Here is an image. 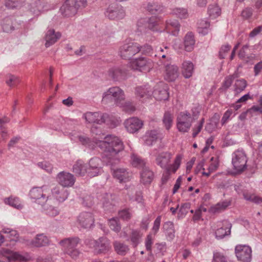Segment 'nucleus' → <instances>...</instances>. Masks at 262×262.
I'll list each match as a JSON object with an SVG mask.
<instances>
[{"label": "nucleus", "instance_id": "nucleus-1", "mask_svg": "<svg viewBox=\"0 0 262 262\" xmlns=\"http://www.w3.org/2000/svg\"><path fill=\"white\" fill-rule=\"evenodd\" d=\"M96 130L97 127L94 125L91 128V132L99 135L98 137L91 139L85 136L81 135L78 137L79 141L82 145L92 149L98 146L103 151L104 156L108 159L107 164L112 165L114 163L113 161H118V159L113 157L123 150V142L117 137L110 135L104 136L103 134H99Z\"/></svg>", "mask_w": 262, "mask_h": 262}, {"label": "nucleus", "instance_id": "nucleus-2", "mask_svg": "<svg viewBox=\"0 0 262 262\" xmlns=\"http://www.w3.org/2000/svg\"><path fill=\"white\" fill-rule=\"evenodd\" d=\"M84 118L86 121L90 123H105L111 127H114L117 125V121L115 118L106 113L87 112L84 114Z\"/></svg>", "mask_w": 262, "mask_h": 262}, {"label": "nucleus", "instance_id": "nucleus-3", "mask_svg": "<svg viewBox=\"0 0 262 262\" xmlns=\"http://www.w3.org/2000/svg\"><path fill=\"white\" fill-rule=\"evenodd\" d=\"M80 242L78 237L65 238L59 242L64 252L70 255L72 258H77L80 254V252L76 248Z\"/></svg>", "mask_w": 262, "mask_h": 262}, {"label": "nucleus", "instance_id": "nucleus-4", "mask_svg": "<svg viewBox=\"0 0 262 262\" xmlns=\"http://www.w3.org/2000/svg\"><path fill=\"white\" fill-rule=\"evenodd\" d=\"M124 99L123 91L119 87L114 86L110 88L103 93L102 101L105 103L114 101L117 105H120Z\"/></svg>", "mask_w": 262, "mask_h": 262}, {"label": "nucleus", "instance_id": "nucleus-5", "mask_svg": "<svg viewBox=\"0 0 262 262\" xmlns=\"http://www.w3.org/2000/svg\"><path fill=\"white\" fill-rule=\"evenodd\" d=\"M141 50V46L137 42L125 43L119 48V53L124 59H130Z\"/></svg>", "mask_w": 262, "mask_h": 262}, {"label": "nucleus", "instance_id": "nucleus-6", "mask_svg": "<svg viewBox=\"0 0 262 262\" xmlns=\"http://www.w3.org/2000/svg\"><path fill=\"white\" fill-rule=\"evenodd\" d=\"M193 122L191 115L187 111L181 112L177 118V127L180 132L187 133Z\"/></svg>", "mask_w": 262, "mask_h": 262}, {"label": "nucleus", "instance_id": "nucleus-7", "mask_svg": "<svg viewBox=\"0 0 262 262\" xmlns=\"http://www.w3.org/2000/svg\"><path fill=\"white\" fill-rule=\"evenodd\" d=\"M247 162V157L242 150H236L232 154V164L237 172H241L246 169Z\"/></svg>", "mask_w": 262, "mask_h": 262}, {"label": "nucleus", "instance_id": "nucleus-8", "mask_svg": "<svg viewBox=\"0 0 262 262\" xmlns=\"http://www.w3.org/2000/svg\"><path fill=\"white\" fill-rule=\"evenodd\" d=\"M130 67L134 70H139L143 72H148L154 67V63L150 59L141 57L132 61Z\"/></svg>", "mask_w": 262, "mask_h": 262}, {"label": "nucleus", "instance_id": "nucleus-9", "mask_svg": "<svg viewBox=\"0 0 262 262\" xmlns=\"http://www.w3.org/2000/svg\"><path fill=\"white\" fill-rule=\"evenodd\" d=\"M235 253L237 259L242 262H250L252 259V249L247 245H239L235 247Z\"/></svg>", "mask_w": 262, "mask_h": 262}, {"label": "nucleus", "instance_id": "nucleus-10", "mask_svg": "<svg viewBox=\"0 0 262 262\" xmlns=\"http://www.w3.org/2000/svg\"><path fill=\"white\" fill-rule=\"evenodd\" d=\"M105 15L110 19H122L125 15L122 7L116 4H112L108 7Z\"/></svg>", "mask_w": 262, "mask_h": 262}, {"label": "nucleus", "instance_id": "nucleus-11", "mask_svg": "<svg viewBox=\"0 0 262 262\" xmlns=\"http://www.w3.org/2000/svg\"><path fill=\"white\" fill-rule=\"evenodd\" d=\"M168 86L163 82L158 83L152 89V96L157 100H166L168 98Z\"/></svg>", "mask_w": 262, "mask_h": 262}, {"label": "nucleus", "instance_id": "nucleus-12", "mask_svg": "<svg viewBox=\"0 0 262 262\" xmlns=\"http://www.w3.org/2000/svg\"><path fill=\"white\" fill-rule=\"evenodd\" d=\"M102 161L100 158H91L87 164L88 175L90 177L97 176L102 172Z\"/></svg>", "mask_w": 262, "mask_h": 262}, {"label": "nucleus", "instance_id": "nucleus-13", "mask_svg": "<svg viewBox=\"0 0 262 262\" xmlns=\"http://www.w3.org/2000/svg\"><path fill=\"white\" fill-rule=\"evenodd\" d=\"M45 187V186L33 187L29 192L30 198L38 204H43L46 200L48 199V197H47L43 192Z\"/></svg>", "mask_w": 262, "mask_h": 262}, {"label": "nucleus", "instance_id": "nucleus-14", "mask_svg": "<svg viewBox=\"0 0 262 262\" xmlns=\"http://www.w3.org/2000/svg\"><path fill=\"white\" fill-rule=\"evenodd\" d=\"M79 225L83 228H90L94 223V217L91 212H82L77 218Z\"/></svg>", "mask_w": 262, "mask_h": 262}, {"label": "nucleus", "instance_id": "nucleus-15", "mask_svg": "<svg viewBox=\"0 0 262 262\" xmlns=\"http://www.w3.org/2000/svg\"><path fill=\"white\" fill-rule=\"evenodd\" d=\"M124 124L126 129L130 133H135L138 132L143 125L142 121L136 117H132L126 119Z\"/></svg>", "mask_w": 262, "mask_h": 262}, {"label": "nucleus", "instance_id": "nucleus-16", "mask_svg": "<svg viewBox=\"0 0 262 262\" xmlns=\"http://www.w3.org/2000/svg\"><path fill=\"white\" fill-rule=\"evenodd\" d=\"M111 169L114 178L118 180L120 183L128 182L132 178V173L125 168H111Z\"/></svg>", "mask_w": 262, "mask_h": 262}, {"label": "nucleus", "instance_id": "nucleus-17", "mask_svg": "<svg viewBox=\"0 0 262 262\" xmlns=\"http://www.w3.org/2000/svg\"><path fill=\"white\" fill-rule=\"evenodd\" d=\"M172 154L169 152H162L156 158V164L163 169H170V162Z\"/></svg>", "mask_w": 262, "mask_h": 262}, {"label": "nucleus", "instance_id": "nucleus-18", "mask_svg": "<svg viewBox=\"0 0 262 262\" xmlns=\"http://www.w3.org/2000/svg\"><path fill=\"white\" fill-rule=\"evenodd\" d=\"M57 179L58 183L64 187L72 186L75 181L73 174L64 171L59 173Z\"/></svg>", "mask_w": 262, "mask_h": 262}, {"label": "nucleus", "instance_id": "nucleus-19", "mask_svg": "<svg viewBox=\"0 0 262 262\" xmlns=\"http://www.w3.org/2000/svg\"><path fill=\"white\" fill-rule=\"evenodd\" d=\"M74 3V0L66 1L60 9L63 15L69 17L73 16L76 13L78 9Z\"/></svg>", "mask_w": 262, "mask_h": 262}, {"label": "nucleus", "instance_id": "nucleus-20", "mask_svg": "<svg viewBox=\"0 0 262 262\" xmlns=\"http://www.w3.org/2000/svg\"><path fill=\"white\" fill-rule=\"evenodd\" d=\"M111 249L109 240L106 237H101L97 240L94 251L97 254L105 253Z\"/></svg>", "mask_w": 262, "mask_h": 262}, {"label": "nucleus", "instance_id": "nucleus-21", "mask_svg": "<svg viewBox=\"0 0 262 262\" xmlns=\"http://www.w3.org/2000/svg\"><path fill=\"white\" fill-rule=\"evenodd\" d=\"M215 231V236L217 239L223 238L225 236L230 234L231 224L227 220L222 222V225Z\"/></svg>", "mask_w": 262, "mask_h": 262}, {"label": "nucleus", "instance_id": "nucleus-22", "mask_svg": "<svg viewBox=\"0 0 262 262\" xmlns=\"http://www.w3.org/2000/svg\"><path fill=\"white\" fill-rule=\"evenodd\" d=\"M3 254L9 262H26V257L16 252L4 249L3 251Z\"/></svg>", "mask_w": 262, "mask_h": 262}, {"label": "nucleus", "instance_id": "nucleus-23", "mask_svg": "<svg viewBox=\"0 0 262 262\" xmlns=\"http://www.w3.org/2000/svg\"><path fill=\"white\" fill-rule=\"evenodd\" d=\"M61 36L59 32H55L54 29H49L46 33L45 39L47 48L54 45Z\"/></svg>", "mask_w": 262, "mask_h": 262}, {"label": "nucleus", "instance_id": "nucleus-24", "mask_svg": "<svg viewBox=\"0 0 262 262\" xmlns=\"http://www.w3.org/2000/svg\"><path fill=\"white\" fill-rule=\"evenodd\" d=\"M165 79L168 81H174L179 76L178 68L176 66L165 64Z\"/></svg>", "mask_w": 262, "mask_h": 262}, {"label": "nucleus", "instance_id": "nucleus-25", "mask_svg": "<svg viewBox=\"0 0 262 262\" xmlns=\"http://www.w3.org/2000/svg\"><path fill=\"white\" fill-rule=\"evenodd\" d=\"M54 201L51 199H48L41 205L46 214L51 216H55L59 214L57 208L53 205Z\"/></svg>", "mask_w": 262, "mask_h": 262}, {"label": "nucleus", "instance_id": "nucleus-26", "mask_svg": "<svg viewBox=\"0 0 262 262\" xmlns=\"http://www.w3.org/2000/svg\"><path fill=\"white\" fill-rule=\"evenodd\" d=\"M103 207L105 210L111 211L117 203V197L112 194L106 193L103 198Z\"/></svg>", "mask_w": 262, "mask_h": 262}, {"label": "nucleus", "instance_id": "nucleus-27", "mask_svg": "<svg viewBox=\"0 0 262 262\" xmlns=\"http://www.w3.org/2000/svg\"><path fill=\"white\" fill-rule=\"evenodd\" d=\"M127 75V70L124 68L115 67L109 70V75L116 81L124 79Z\"/></svg>", "mask_w": 262, "mask_h": 262}, {"label": "nucleus", "instance_id": "nucleus-28", "mask_svg": "<svg viewBox=\"0 0 262 262\" xmlns=\"http://www.w3.org/2000/svg\"><path fill=\"white\" fill-rule=\"evenodd\" d=\"M180 24L176 19H168L166 22L165 29L167 32L174 36H177L180 31Z\"/></svg>", "mask_w": 262, "mask_h": 262}, {"label": "nucleus", "instance_id": "nucleus-29", "mask_svg": "<svg viewBox=\"0 0 262 262\" xmlns=\"http://www.w3.org/2000/svg\"><path fill=\"white\" fill-rule=\"evenodd\" d=\"M152 88L146 84L144 86H138L136 88V96L140 98H147L152 96Z\"/></svg>", "mask_w": 262, "mask_h": 262}, {"label": "nucleus", "instance_id": "nucleus-30", "mask_svg": "<svg viewBox=\"0 0 262 262\" xmlns=\"http://www.w3.org/2000/svg\"><path fill=\"white\" fill-rule=\"evenodd\" d=\"M52 194L60 202L65 201L68 196V191L64 187L56 186L52 189Z\"/></svg>", "mask_w": 262, "mask_h": 262}, {"label": "nucleus", "instance_id": "nucleus-31", "mask_svg": "<svg viewBox=\"0 0 262 262\" xmlns=\"http://www.w3.org/2000/svg\"><path fill=\"white\" fill-rule=\"evenodd\" d=\"M154 173L148 167L142 169L140 172L141 182L144 185L150 184L154 178Z\"/></svg>", "mask_w": 262, "mask_h": 262}, {"label": "nucleus", "instance_id": "nucleus-32", "mask_svg": "<svg viewBox=\"0 0 262 262\" xmlns=\"http://www.w3.org/2000/svg\"><path fill=\"white\" fill-rule=\"evenodd\" d=\"M87 164H84L82 161L78 160L73 165V171L78 176H83L88 174Z\"/></svg>", "mask_w": 262, "mask_h": 262}, {"label": "nucleus", "instance_id": "nucleus-33", "mask_svg": "<svg viewBox=\"0 0 262 262\" xmlns=\"http://www.w3.org/2000/svg\"><path fill=\"white\" fill-rule=\"evenodd\" d=\"M195 40L194 35L191 32L187 33L184 37V49L187 52L192 51L194 48Z\"/></svg>", "mask_w": 262, "mask_h": 262}, {"label": "nucleus", "instance_id": "nucleus-34", "mask_svg": "<svg viewBox=\"0 0 262 262\" xmlns=\"http://www.w3.org/2000/svg\"><path fill=\"white\" fill-rule=\"evenodd\" d=\"M158 139V132L157 130H152L146 133L143 137L144 143L148 146L152 145L156 142Z\"/></svg>", "mask_w": 262, "mask_h": 262}, {"label": "nucleus", "instance_id": "nucleus-35", "mask_svg": "<svg viewBox=\"0 0 262 262\" xmlns=\"http://www.w3.org/2000/svg\"><path fill=\"white\" fill-rule=\"evenodd\" d=\"M49 243V238L42 233L37 234L32 242V245L37 247L46 246L48 245Z\"/></svg>", "mask_w": 262, "mask_h": 262}, {"label": "nucleus", "instance_id": "nucleus-36", "mask_svg": "<svg viewBox=\"0 0 262 262\" xmlns=\"http://www.w3.org/2000/svg\"><path fill=\"white\" fill-rule=\"evenodd\" d=\"M130 158L133 166L141 169L147 167L145 160L137 155L132 154Z\"/></svg>", "mask_w": 262, "mask_h": 262}, {"label": "nucleus", "instance_id": "nucleus-37", "mask_svg": "<svg viewBox=\"0 0 262 262\" xmlns=\"http://www.w3.org/2000/svg\"><path fill=\"white\" fill-rule=\"evenodd\" d=\"M162 123L166 130H169L173 122V114L170 111H166L162 118Z\"/></svg>", "mask_w": 262, "mask_h": 262}, {"label": "nucleus", "instance_id": "nucleus-38", "mask_svg": "<svg viewBox=\"0 0 262 262\" xmlns=\"http://www.w3.org/2000/svg\"><path fill=\"white\" fill-rule=\"evenodd\" d=\"M182 74L186 78L190 77L193 72V64L189 61H185L182 64Z\"/></svg>", "mask_w": 262, "mask_h": 262}, {"label": "nucleus", "instance_id": "nucleus-39", "mask_svg": "<svg viewBox=\"0 0 262 262\" xmlns=\"http://www.w3.org/2000/svg\"><path fill=\"white\" fill-rule=\"evenodd\" d=\"M113 245L115 251L121 255H125L129 250L127 245L118 241L114 242Z\"/></svg>", "mask_w": 262, "mask_h": 262}, {"label": "nucleus", "instance_id": "nucleus-40", "mask_svg": "<svg viewBox=\"0 0 262 262\" xmlns=\"http://www.w3.org/2000/svg\"><path fill=\"white\" fill-rule=\"evenodd\" d=\"M163 228L165 232L166 235L169 239H172L174 237L175 232L173 223L170 221L164 223Z\"/></svg>", "mask_w": 262, "mask_h": 262}, {"label": "nucleus", "instance_id": "nucleus-41", "mask_svg": "<svg viewBox=\"0 0 262 262\" xmlns=\"http://www.w3.org/2000/svg\"><path fill=\"white\" fill-rule=\"evenodd\" d=\"M219 115L215 114L211 118L210 122L206 125L205 129L208 132L211 133L217 127L219 122Z\"/></svg>", "mask_w": 262, "mask_h": 262}, {"label": "nucleus", "instance_id": "nucleus-42", "mask_svg": "<svg viewBox=\"0 0 262 262\" xmlns=\"http://www.w3.org/2000/svg\"><path fill=\"white\" fill-rule=\"evenodd\" d=\"M5 203L9 205L16 208L17 209H21L23 205L20 203L19 199L17 197L10 196L6 198L4 200Z\"/></svg>", "mask_w": 262, "mask_h": 262}, {"label": "nucleus", "instance_id": "nucleus-43", "mask_svg": "<svg viewBox=\"0 0 262 262\" xmlns=\"http://www.w3.org/2000/svg\"><path fill=\"white\" fill-rule=\"evenodd\" d=\"M229 205L227 202H222L218 203L217 204L211 206L210 209V212L212 213H217L225 210Z\"/></svg>", "mask_w": 262, "mask_h": 262}, {"label": "nucleus", "instance_id": "nucleus-44", "mask_svg": "<svg viewBox=\"0 0 262 262\" xmlns=\"http://www.w3.org/2000/svg\"><path fill=\"white\" fill-rule=\"evenodd\" d=\"M221 9L216 5H210L208 7V13L212 18H215L221 14Z\"/></svg>", "mask_w": 262, "mask_h": 262}, {"label": "nucleus", "instance_id": "nucleus-45", "mask_svg": "<svg viewBox=\"0 0 262 262\" xmlns=\"http://www.w3.org/2000/svg\"><path fill=\"white\" fill-rule=\"evenodd\" d=\"M2 27L3 31L7 33L11 32L14 30L12 20L9 17H6L4 19Z\"/></svg>", "mask_w": 262, "mask_h": 262}, {"label": "nucleus", "instance_id": "nucleus-46", "mask_svg": "<svg viewBox=\"0 0 262 262\" xmlns=\"http://www.w3.org/2000/svg\"><path fill=\"white\" fill-rule=\"evenodd\" d=\"M142 234L138 230H133L130 235V241L133 245L136 247L140 242V239L142 237Z\"/></svg>", "mask_w": 262, "mask_h": 262}, {"label": "nucleus", "instance_id": "nucleus-47", "mask_svg": "<svg viewBox=\"0 0 262 262\" xmlns=\"http://www.w3.org/2000/svg\"><path fill=\"white\" fill-rule=\"evenodd\" d=\"M137 30L141 33H146L148 30V21L146 18L139 19L137 24Z\"/></svg>", "mask_w": 262, "mask_h": 262}, {"label": "nucleus", "instance_id": "nucleus-48", "mask_svg": "<svg viewBox=\"0 0 262 262\" xmlns=\"http://www.w3.org/2000/svg\"><path fill=\"white\" fill-rule=\"evenodd\" d=\"M108 224L110 228L116 232H118L121 230V225L117 218H112L108 220Z\"/></svg>", "mask_w": 262, "mask_h": 262}, {"label": "nucleus", "instance_id": "nucleus-49", "mask_svg": "<svg viewBox=\"0 0 262 262\" xmlns=\"http://www.w3.org/2000/svg\"><path fill=\"white\" fill-rule=\"evenodd\" d=\"M234 91L236 93H240L245 90L247 86V82L245 79H239L235 81Z\"/></svg>", "mask_w": 262, "mask_h": 262}, {"label": "nucleus", "instance_id": "nucleus-50", "mask_svg": "<svg viewBox=\"0 0 262 262\" xmlns=\"http://www.w3.org/2000/svg\"><path fill=\"white\" fill-rule=\"evenodd\" d=\"M234 78L233 75L226 77L222 86L219 89V90L222 92L226 91L231 85Z\"/></svg>", "mask_w": 262, "mask_h": 262}, {"label": "nucleus", "instance_id": "nucleus-51", "mask_svg": "<svg viewBox=\"0 0 262 262\" xmlns=\"http://www.w3.org/2000/svg\"><path fill=\"white\" fill-rule=\"evenodd\" d=\"M234 190L238 193V194L241 195L242 194L244 198L245 199L246 195H248L249 193H248L247 190L245 189L244 185L241 183H237L234 185Z\"/></svg>", "mask_w": 262, "mask_h": 262}, {"label": "nucleus", "instance_id": "nucleus-52", "mask_svg": "<svg viewBox=\"0 0 262 262\" xmlns=\"http://www.w3.org/2000/svg\"><path fill=\"white\" fill-rule=\"evenodd\" d=\"M118 216L119 218L123 220L128 221L130 219L132 213L129 209H124L119 211Z\"/></svg>", "mask_w": 262, "mask_h": 262}, {"label": "nucleus", "instance_id": "nucleus-53", "mask_svg": "<svg viewBox=\"0 0 262 262\" xmlns=\"http://www.w3.org/2000/svg\"><path fill=\"white\" fill-rule=\"evenodd\" d=\"M173 13L181 19L185 18L188 16L187 11L184 8H175L173 10Z\"/></svg>", "mask_w": 262, "mask_h": 262}, {"label": "nucleus", "instance_id": "nucleus-54", "mask_svg": "<svg viewBox=\"0 0 262 262\" xmlns=\"http://www.w3.org/2000/svg\"><path fill=\"white\" fill-rule=\"evenodd\" d=\"M7 78L6 82L10 87L16 85L19 82L18 77L13 75H9Z\"/></svg>", "mask_w": 262, "mask_h": 262}, {"label": "nucleus", "instance_id": "nucleus-55", "mask_svg": "<svg viewBox=\"0 0 262 262\" xmlns=\"http://www.w3.org/2000/svg\"><path fill=\"white\" fill-rule=\"evenodd\" d=\"M146 8L148 11L154 13L161 9V6L155 2H149Z\"/></svg>", "mask_w": 262, "mask_h": 262}, {"label": "nucleus", "instance_id": "nucleus-56", "mask_svg": "<svg viewBox=\"0 0 262 262\" xmlns=\"http://www.w3.org/2000/svg\"><path fill=\"white\" fill-rule=\"evenodd\" d=\"M119 105L122 106L123 110L127 113H132L135 110V106L129 101L125 102L124 104L121 102V104Z\"/></svg>", "mask_w": 262, "mask_h": 262}, {"label": "nucleus", "instance_id": "nucleus-57", "mask_svg": "<svg viewBox=\"0 0 262 262\" xmlns=\"http://www.w3.org/2000/svg\"><path fill=\"white\" fill-rule=\"evenodd\" d=\"M245 200L256 204H260L262 202V198L254 195L251 193H249L248 195H246Z\"/></svg>", "mask_w": 262, "mask_h": 262}, {"label": "nucleus", "instance_id": "nucleus-58", "mask_svg": "<svg viewBox=\"0 0 262 262\" xmlns=\"http://www.w3.org/2000/svg\"><path fill=\"white\" fill-rule=\"evenodd\" d=\"M82 204L87 207H91L94 204L93 198L90 195H86L82 199Z\"/></svg>", "mask_w": 262, "mask_h": 262}, {"label": "nucleus", "instance_id": "nucleus-59", "mask_svg": "<svg viewBox=\"0 0 262 262\" xmlns=\"http://www.w3.org/2000/svg\"><path fill=\"white\" fill-rule=\"evenodd\" d=\"M212 262H227L225 257L221 253L214 252Z\"/></svg>", "mask_w": 262, "mask_h": 262}, {"label": "nucleus", "instance_id": "nucleus-60", "mask_svg": "<svg viewBox=\"0 0 262 262\" xmlns=\"http://www.w3.org/2000/svg\"><path fill=\"white\" fill-rule=\"evenodd\" d=\"M181 159L182 156L181 155H178L174 160V163L172 165H170V169L172 168L173 172H175L179 168L181 164Z\"/></svg>", "mask_w": 262, "mask_h": 262}, {"label": "nucleus", "instance_id": "nucleus-61", "mask_svg": "<svg viewBox=\"0 0 262 262\" xmlns=\"http://www.w3.org/2000/svg\"><path fill=\"white\" fill-rule=\"evenodd\" d=\"M20 0H6L5 6L8 8H14L18 6Z\"/></svg>", "mask_w": 262, "mask_h": 262}, {"label": "nucleus", "instance_id": "nucleus-62", "mask_svg": "<svg viewBox=\"0 0 262 262\" xmlns=\"http://www.w3.org/2000/svg\"><path fill=\"white\" fill-rule=\"evenodd\" d=\"M140 51H141L143 54L149 56H151L153 53L152 47L149 45H145L143 47L141 46Z\"/></svg>", "mask_w": 262, "mask_h": 262}, {"label": "nucleus", "instance_id": "nucleus-63", "mask_svg": "<svg viewBox=\"0 0 262 262\" xmlns=\"http://www.w3.org/2000/svg\"><path fill=\"white\" fill-rule=\"evenodd\" d=\"M38 165L49 173H51L52 171L53 167L52 165L47 162H39L38 163Z\"/></svg>", "mask_w": 262, "mask_h": 262}, {"label": "nucleus", "instance_id": "nucleus-64", "mask_svg": "<svg viewBox=\"0 0 262 262\" xmlns=\"http://www.w3.org/2000/svg\"><path fill=\"white\" fill-rule=\"evenodd\" d=\"M231 48V47L228 45H226L225 46H223L219 52V57L221 59H224L225 58V54L227 52H228Z\"/></svg>", "mask_w": 262, "mask_h": 262}]
</instances>
